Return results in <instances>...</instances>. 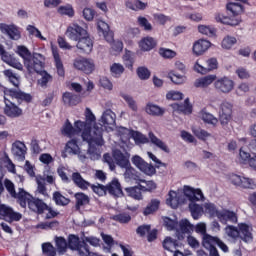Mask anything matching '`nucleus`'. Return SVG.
I'll use <instances>...</instances> for the list:
<instances>
[{
    "instance_id": "obj_1",
    "label": "nucleus",
    "mask_w": 256,
    "mask_h": 256,
    "mask_svg": "<svg viewBox=\"0 0 256 256\" xmlns=\"http://www.w3.org/2000/svg\"><path fill=\"white\" fill-rule=\"evenodd\" d=\"M62 135L73 139V137H81L82 141L86 143H96L98 146L105 145L103 140V129L98 125H94L93 128L89 126V123L78 120L74 123V127L67 120L62 127Z\"/></svg>"
},
{
    "instance_id": "obj_2",
    "label": "nucleus",
    "mask_w": 256,
    "mask_h": 256,
    "mask_svg": "<svg viewBox=\"0 0 256 256\" xmlns=\"http://www.w3.org/2000/svg\"><path fill=\"white\" fill-rule=\"evenodd\" d=\"M13 99H17V101L29 102L31 101V95L26 94L20 90H7L6 92H4L5 115L12 118L21 117L23 110L15 105Z\"/></svg>"
},
{
    "instance_id": "obj_3",
    "label": "nucleus",
    "mask_w": 256,
    "mask_h": 256,
    "mask_svg": "<svg viewBox=\"0 0 256 256\" xmlns=\"http://www.w3.org/2000/svg\"><path fill=\"white\" fill-rule=\"evenodd\" d=\"M226 10L231 15L227 16L221 12L216 13L214 15L216 23H221V25H229L230 27H237V25H240L241 17H239V15H242V13L245 11L243 5L237 2H229L226 5Z\"/></svg>"
},
{
    "instance_id": "obj_4",
    "label": "nucleus",
    "mask_w": 256,
    "mask_h": 256,
    "mask_svg": "<svg viewBox=\"0 0 256 256\" xmlns=\"http://www.w3.org/2000/svg\"><path fill=\"white\" fill-rule=\"evenodd\" d=\"M16 53L23 59L24 67L27 71L39 69L41 67V61H45L43 54L34 52L31 55V51L25 46H17Z\"/></svg>"
},
{
    "instance_id": "obj_5",
    "label": "nucleus",
    "mask_w": 256,
    "mask_h": 256,
    "mask_svg": "<svg viewBox=\"0 0 256 256\" xmlns=\"http://www.w3.org/2000/svg\"><path fill=\"white\" fill-rule=\"evenodd\" d=\"M68 249L71 251H77L80 256H90L91 251H89V246L87 243L79 241V237L75 235H70L68 238Z\"/></svg>"
},
{
    "instance_id": "obj_6",
    "label": "nucleus",
    "mask_w": 256,
    "mask_h": 256,
    "mask_svg": "<svg viewBox=\"0 0 256 256\" xmlns=\"http://www.w3.org/2000/svg\"><path fill=\"white\" fill-rule=\"evenodd\" d=\"M0 219L7 221V223H13L15 221H21L23 215L5 204H0Z\"/></svg>"
},
{
    "instance_id": "obj_7",
    "label": "nucleus",
    "mask_w": 256,
    "mask_h": 256,
    "mask_svg": "<svg viewBox=\"0 0 256 256\" xmlns=\"http://www.w3.org/2000/svg\"><path fill=\"white\" fill-rule=\"evenodd\" d=\"M99 121L101 123L100 126L98 124H94V125L101 127V129L105 127V129H109L110 131H113V127H115V124L117 121V115L115 114V112H113V110L107 109L102 113V116Z\"/></svg>"
},
{
    "instance_id": "obj_8",
    "label": "nucleus",
    "mask_w": 256,
    "mask_h": 256,
    "mask_svg": "<svg viewBox=\"0 0 256 256\" xmlns=\"http://www.w3.org/2000/svg\"><path fill=\"white\" fill-rule=\"evenodd\" d=\"M219 63L216 58H209L206 60L205 65L201 63V61H196L194 65V71L196 73H200L201 75H207V73H211V71H215L217 69Z\"/></svg>"
},
{
    "instance_id": "obj_9",
    "label": "nucleus",
    "mask_w": 256,
    "mask_h": 256,
    "mask_svg": "<svg viewBox=\"0 0 256 256\" xmlns=\"http://www.w3.org/2000/svg\"><path fill=\"white\" fill-rule=\"evenodd\" d=\"M233 119V105L229 102H222L219 111L220 124L225 127Z\"/></svg>"
},
{
    "instance_id": "obj_10",
    "label": "nucleus",
    "mask_w": 256,
    "mask_h": 256,
    "mask_svg": "<svg viewBox=\"0 0 256 256\" xmlns=\"http://www.w3.org/2000/svg\"><path fill=\"white\" fill-rule=\"evenodd\" d=\"M44 68L45 61H41L40 67L34 68L33 70H28V73H37L39 76H41V78L38 79V85H40V87H47V84L53 81V76H51L49 72L43 70Z\"/></svg>"
},
{
    "instance_id": "obj_11",
    "label": "nucleus",
    "mask_w": 256,
    "mask_h": 256,
    "mask_svg": "<svg viewBox=\"0 0 256 256\" xmlns=\"http://www.w3.org/2000/svg\"><path fill=\"white\" fill-rule=\"evenodd\" d=\"M214 87L219 93L227 94L235 88V82L229 77H222L214 82Z\"/></svg>"
},
{
    "instance_id": "obj_12",
    "label": "nucleus",
    "mask_w": 256,
    "mask_h": 256,
    "mask_svg": "<svg viewBox=\"0 0 256 256\" xmlns=\"http://www.w3.org/2000/svg\"><path fill=\"white\" fill-rule=\"evenodd\" d=\"M74 67L75 69H78V71H83L86 75H90V73L95 71V63L93 60L86 58L76 59L74 61Z\"/></svg>"
},
{
    "instance_id": "obj_13",
    "label": "nucleus",
    "mask_w": 256,
    "mask_h": 256,
    "mask_svg": "<svg viewBox=\"0 0 256 256\" xmlns=\"http://www.w3.org/2000/svg\"><path fill=\"white\" fill-rule=\"evenodd\" d=\"M87 35V30L78 24H72L66 30V36L71 39V41H78Z\"/></svg>"
},
{
    "instance_id": "obj_14",
    "label": "nucleus",
    "mask_w": 256,
    "mask_h": 256,
    "mask_svg": "<svg viewBox=\"0 0 256 256\" xmlns=\"http://www.w3.org/2000/svg\"><path fill=\"white\" fill-rule=\"evenodd\" d=\"M132 163L142 171V173H145V175H153L155 173V168L151 166L149 163L145 162L143 158L139 155H135L132 157Z\"/></svg>"
},
{
    "instance_id": "obj_15",
    "label": "nucleus",
    "mask_w": 256,
    "mask_h": 256,
    "mask_svg": "<svg viewBox=\"0 0 256 256\" xmlns=\"http://www.w3.org/2000/svg\"><path fill=\"white\" fill-rule=\"evenodd\" d=\"M113 157L116 164L122 169H128V167H131V162H129V157H131V155L129 153L124 154L121 150H114Z\"/></svg>"
},
{
    "instance_id": "obj_16",
    "label": "nucleus",
    "mask_w": 256,
    "mask_h": 256,
    "mask_svg": "<svg viewBox=\"0 0 256 256\" xmlns=\"http://www.w3.org/2000/svg\"><path fill=\"white\" fill-rule=\"evenodd\" d=\"M80 53H86L89 55L93 51V40L89 37V34L86 32V35L83 36L76 45Z\"/></svg>"
},
{
    "instance_id": "obj_17",
    "label": "nucleus",
    "mask_w": 256,
    "mask_h": 256,
    "mask_svg": "<svg viewBox=\"0 0 256 256\" xmlns=\"http://www.w3.org/2000/svg\"><path fill=\"white\" fill-rule=\"evenodd\" d=\"M220 223L223 225H227V223H237V213L229 210V209H221L218 212V218Z\"/></svg>"
},
{
    "instance_id": "obj_18",
    "label": "nucleus",
    "mask_w": 256,
    "mask_h": 256,
    "mask_svg": "<svg viewBox=\"0 0 256 256\" xmlns=\"http://www.w3.org/2000/svg\"><path fill=\"white\" fill-rule=\"evenodd\" d=\"M27 153V146L21 141H16L12 144V155H14L17 161H25V155Z\"/></svg>"
},
{
    "instance_id": "obj_19",
    "label": "nucleus",
    "mask_w": 256,
    "mask_h": 256,
    "mask_svg": "<svg viewBox=\"0 0 256 256\" xmlns=\"http://www.w3.org/2000/svg\"><path fill=\"white\" fill-rule=\"evenodd\" d=\"M238 227L240 239H242V241H244L245 243H251V241H253V227L245 223L239 224Z\"/></svg>"
},
{
    "instance_id": "obj_20",
    "label": "nucleus",
    "mask_w": 256,
    "mask_h": 256,
    "mask_svg": "<svg viewBox=\"0 0 256 256\" xmlns=\"http://www.w3.org/2000/svg\"><path fill=\"white\" fill-rule=\"evenodd\" d=\"M28 208L30 211H33L34 213L41 214L44 211H47L49 209V206L43 200L39 198H32V200L28 204Z\"/></svg>"
},
{
    "instance_id": "obj_21",
    "label": "nucleus",
    "mask_w": 256,
    "mask_h": 256,
    "mask_svg": "<svg viewBox=\"0 0 256 256\" xmlns=\"http://www.w3.org/2000/svg\"><path fill=\"white\" fill-rule=\"evenodd\" d=\"M0 31L2 33H6V35L9 36L10 39H13L14 41H19V39H21V32H19V30L15 26L0 24Z\"/></svg>"
},
{
    "instance_id": "obj_22",
    "label": "nucleus",
    "mask_w": 256,
    "mask_h": 256,
    "mask_svg": "<svg viewBox=\"0 0 256 256\" xmlns=\"http://www.w3.org/2000/svg\"><path fill=\"white\" fill-rule=\"evenodd\" d=\"M184 195L188 197L189 201L193 203V201H202L203 192L201 189H195L189 186L184 187Z\"/></svg>"
},
{
    "instance_id": "obj_23",
    "label": "nucleus",
    "mask_w": 256,
    "mask_h": 256,
    "mask_svg": "<svg viewBox=\"0 0 256 256\" xmlns=\"http://www.w3.org/2000/svg\"><path fill=\"white\" fill-rule=\"evenodd\" d=\"M181 203H183V195L175 191H170L168 198L166 199V204L172 209H177Z\"/></svg>"
},
{
    "instance_id": "obj_24",
    "label": "nucleus",
    "mask_w": 256,
    "mask_h": 256,
    "mask_svg": "<svg viewBox=\"0 0 256 256\" xmlns=\"http://www.w3.org/2000/svg\"><path fill=\"white\" fill-rule=\"evenodd\" d=\"M106 189L109 195H112V197H123V190L121 189V183H119V180L117 179H113L106 186Z\"/></svg>"
},
{
    "instance_id": "obj_25",
    "label": "nucleus",
    "mask_w": 256,
    "mask_h": 256,
    "mask_svg": "<svg viewBox=\"0 0 256 256\" xmlns=\"http://www.w3.org/2000/svg\"><path fill=\"white\" fill-rule=\"evenodd\" d=\"M217 79L216 75H207L204 77H200L194 81V87L197 89H207L209 85H212V83Z\"/></svg>"
},
{
    "instance_id": "obj_26",
    "label": "nucleus",
    "mask_w": 256,
    "mask_h": 256,
    "mask_svg": "<svg viewBox=\"0 0 256 256\" xmlns=\"http://www.w3.org/2000/svg\"><path fill=\"white\" fill-rule=\"evenodd\" d=\"M209 47H211V42H209V40L200 39L194 43L193 53L197 56L203 55V53L209 50Z\"/></svg>"
},
{
    "instance_id": "obj_27",
    "label": "nucleus",
    "mask_w": 256,
    "mask_h": 256,
    "mask_svg": "<svg viewBox=\"0 0 256 256\" xmlns=\"http://www.w3.org/2000/svg\"><path fill=\"white\" fill-rule=\"evenodd\" d=\"M97 27L98 30L102 33L104 39H106L108 43H111V41H113V33L109 28V24L103 20H98Z\"/></svg>"
},
{
    "instance_id": "obj_28",
    "label": "nucleus",
    "mask_w": 256,
    "mask_h": 256,
    "mask_svg": "<svg viewBox=\"0 0 256 256\" xmlns=\"http://www.w3.org/2000/svg\"><path fill=\"white\" fill-rule=\"evenodd\" d=\"M14 198L18 199L20 207L23 208L27 207V205L29 206V202L33 200V196H31V194H29L22 188L19 189L18 193L16 194V197Z\"/></svg>"
},
{
    "instance_id": "obj_29",
    "label": "nucleus",
    "mask_w": 256,
    "mask_h": 256,
    "mask_svg": "<svg viewBox=\"0 0 256 256\" xmlns=\"http://www.w3.org/2000/svg\"><path fill=\"white\" fill-rule=\"evenodd\" d=\"M62 101L64 105H67L68 107H73L75 105H79L81 103V99L77 94H73L71 92H65L62 95Z\"/></svg>"
},
{
    "instance_id": "obj_30",
    "label": "nucleus",
    "mask_w": 256,
    "mask_h": 256,
    "mask_svg": "<svg viewBox=\"0 0 256 256\" xmlns=\"http://www.w3.org/2000/svg\"><path fill=\"white\" fill-rule=\"evenodd\" d=\"M52 55L54 57L57 73L59 77H65V68L63 67V62L59 56V50L52 46Z\"/></svg>"
},
{
    "instance_id": "obj_31",
    "label": "nucleus",
    "mask_w": 256,
    "mask_h": 256,
    "mask_svg": "<svg viewBox=\"0 0 256 256\" xmlns=\"http://www.w3.org/2000/svg\"><path fill=\"white\" fill-rule=\"evenodd\" d=\"M72 181H74L75 185L78 186L79 189H82V191H86V189H89V187H91V183L83 179L79 172H74L72 174Z\"/></svg>"
},
{
    "instance_id": "obj_32",
    "label": "nucleus",
    "mask_w": 256,
    "mask_h": 256,
    "mask_svg": "<svg viewBox=\"0 0 256 256\" xmlns=\"http://www.w3.org/2000/svg\"><path fill=\"white\" fill-rule=\"evenodd\" d=\"M193 229H195V227L191 224V222H189V220L182 219L179 222L178 228H176V231L178 234L182 233V235H185V234L193 233Z\"/></svg>"
},
{
    "instance_id": "obj_33",
    "label": "nucleus",
    "mask_w": 256,
    "mask_h": 256,
    "mask_svg": "<svg viewBox=\"0 0 256 256\" xmlns=\"http://www.w3.org/2000/svg\"><path fill=\"white\" fill-rule=\"evenodd\" d=\"M172 109H174V111H178V113H184V115H190V113H192L191 104H189V98H186L183 104H172Z\"/></svg>"
},
{
    "instance_id": "obj_34",
    "label": "nucleus",
    "mask_w": 256,
    "mask_h": 256,
    "mask_svg": "<svg viewBox=\"0 0 256 256\" xmlns=\"http://www.w3.org/2000/svg\"><path fill=\"white\" fill-rule=\"evenodd\" d=\"M157 45V41H155V38L153 37H145L139 42V47L142 49V51H151V49H154Z\"/></svg>"
},
{
    "instance_id": "obj_35",
    "label": "nucleus",
    "mask_w": 256,
    "mask_h": 256,
    "mask_svg": "<svg viewBox=\"0 0 256 256\" xmlns=\"http://www.w3.org/2000/svg\"><path fill=\"white\" fill-rule=\"evenodd\" d=\"M148 137L152 145H155L156 147H158V149H161V151H164V153H169V147L167 146V144H165V142H163L161 139L155 136V134L150 132L148 134Z\"/></svg>"
},
{
    "instance_id": "obj_36",
    "label": "nucleus",
    "mask_w": 256,
    "mask_h": 256,
    "mask_svg": "<svg viewBox=\"0 0 256 256\" xmlns=\"http://www.w3.org/2000/svg\"><path fill=\"white\" fill-rule=\"evenodd\" d=\"M218 241H219V238L213 237L209 234H204L202 245L203 247H205V249L209 251L211 249H215V246L217 245Z\"/></svg>"
},
{
    "instance_id": "obj_37",
    "label": "nucleus",
    "mask_w": 256,
    "mask_h": 256,
    "mask_svg": "<svg viewBox=\"0 0 256 256\" xmlns=\"http://www.w3.org/2000/svg\"><path fill=\"white\" fill-rule=\"evenodd\" d=\"M145 111L148 115H152L153 117H161L165 113L163 108L151 103L146 105Z\"/></svg>"
},
{
    "instance_id": "obj_38",
    "label": "nucleus",
    "mask_w": 256,
    "mask_h": 256,
    "mask_svg": "<svg viewBox=\"0 0 256 256\" xmlns=\"http://www.w3.org/2000/svg\"><path fill=\"white\" fill-rule=\"evenodd\" d=\"M125 191L128 197H132V199H136L137 201H141V199H143V194H141L142 189L140 185L125 188Z\"/></svg>"
},
{
    "instance_id": "obj_39",
    "label": "nucleus",
    "mask_w": 256,
    "mask_h": 256,
    "mask_svg": "<svg viewBox=\"0 0 256 256\" xmlns=\"http://www.w3.org/2000/svg\"><path fill=\"white\" fill-rule=\"evenodd\" d=\"M3 75L6 77V79H8L10 83L14 85V87H19L21 82L17 73L13 72L11 69H7L3 71Z\"/></svg>"
},
{
    "instance_id": "obj_40",
    "label": "nucleus",
    "mask_w": 256,
    "mask_h": 256,
    "mask_svg": "<svg viewBox=\"0 0 256 256\" xmlns=\"http://www.w3.org/2000/svg\"><path fill=\"white\" fill-rule=\"evenodd\" d=\"M78 143H79V140L75 138L68 141L66 144V153H70L72 155H79L80 150H79Z\"/></svg>"
},
{
    "instance_id": "obj_41",
    "label": "nucleus",
    "mask_w": 256,
    "mask_h": 256,
    "mask_svg": "<svg viewBox=\"0 0 256 256\" xmlns=\"http://www.w3.org/2000/svg\"><path fill=\"white\" fill-rule=\"evenodd\" d=\"M89 144V148H88V152L87 155L89 157V159H91V161H99V159H101V152H99V150L92 145H97V143H88Z\"/></svg>"
},
{
    "instance_id": "obj_42",
    "label": "nucleus",
    "mask_w": 256,
    "mask_h": 256,
    "mask_svg": "<svg viewBox=\"0 0 256 256\" xmlns=\"http://www.w3.org/2000/svg\"><path fill=\"white\" fill-rule=\"evenodd\" d=\"M200 119H202L204 123H208V125H217V123H219V119L213 116V114L205 111L200 112Z\"/></svg>"
},
{
    "instance_id": "obj_43",
    "label": "nucleus",
    "mask_w": 256,
    "mask_h": 256,
    "mask_svg": "<svg viewBox=\"0 0 256 256\" xmlns=\"http://www.w3.org/2000/svg\"><path fill=\"white\" fill-rule=\"evenodd\" d=\"M136 74L141 81H147L151 77V70L146 66H139L136 69Z\"/></svg>"
},
{
    "instance_id": "obj_44",
    "label": "nucleus",
    "mask_w": 256,
    "mask_h": 256,
    "mask_svg": "<svg viewBox=\"0 0 256 256\" xmlns=\"http://www.w3.org/2000/svg\"><path fill=\"white\" fill-rule=\"evenodd\" d=\"M198 31L201 33V35H206V37H215L217 33L215 27L207 25H199Z\"/></svg>"
},
{
    "instance_id": "obj_45",
    "label": "nucleus",
    "mask_w": 256,
    "mask_h": 256,
    "mask_svg": "<svg viewBox=\"0 0 256 256\" xmlns=\"http://www.w3.org/2000/svg\"><path fill=\"white\" fill-rule=\"evenodd\" d=\"M190 213L193 217V219H199L201 215H203V207L199 204H195L194 202H191L189 204Z\"/></svg>"
},
{
    "instance_id": "obj_46",
    "label": "nucleus",
    "mask_w": 256,
    "mask_h": 256,
    "mask_svg": "<svg viewBox=\"0 0 256 256\" xmlns=\"http://www.w3.org/2000/svg\"><path fill=\"white\" fill-rule=\"evenodd\" d=\"M76 199V207L79 209V207H83V205H89V196H87L83 192H78L75 194Z\"/></svg>"
},
{
    "instance_id": "obj_47",
    "label": "nucleus",
    "mask_w": 256,
    "mask_h": 256,
    "mask_svg": "<svg viewBox=\"0 0 256 256\" xmlns=\"http://www.w3.org/2000/svg\"><path fill=\"white\" fill-rule=\"evenodd\" d=\"M168 77L172 83H175V85H183V83L187 81V78L184 75L175 72H169Z\"/></svg>"
},
{
    "instance_id": "obj_48",
    "label": "nucleus",
    "mask_w": 256,
    "mask_h": 256,
    "mask_svg": "<svg viewBox=\"0 0 256 256\" xmlns=\"http://www.w3.org/2000/svg\"><path fill=\"white\" fill-rule=\"evenodd\" d=\"M160 201L157 199H152L151 202L144 209V215H151V213H155L157 209H159Z\"/></svg>"
},
{
    "instance_id": "obj_49",
    "label": "nucleus",
    "mask_w": 256,
    "mask_h": 256,
    "mask_svg": "<svg viewBox=\"0 0 256 256\" xmlns=\"http://www.w3.org/2000/svg\"><path fill=\"white\" fill-rule=\"evenodd\" d=\"M163 247L166 249V251H168V255H170L171 253L177 251V242L171 238H166L163 242Z\"/></svg>"
},
{
    "instance_id": "obj_50",
    "label": "nucleus",
    "mask_w": 256,
    "mask_h": 256,
    "mask_svg": "<svg viewBox=\"0 0 256 256\" xmlns=\"http://www.w3.org/2000/svg\"><path fill=\"white\" fill-rule=\"evenodd\" d=\"M236 44H237V38L230 35H227L226 37H224L221 43L222 48L227 50L231 49L233 45H236Z\"/></svg>"
},
{
    "instance_id": "obj_51",
    "label": "nucleus",
    "mask_w": 256,
    "mask_h": 256,
    "mask_svg": "<svg viewBox=\"0 0 256 256\" xmlns=\"http://www.w3.org/2000/svg\"><path fill=\"white\" fill-rule=\"evenodd\" d=\"M110 72L113 77H119L120 75H123V73H125V67L123 66V64L114 63L110 67Z\"/></svg>"
},
{
    "instance_id": "obj_52",
    "label": "nucleus",
    "mask_w": 256,
    "mask_h": 256,
    "mask_svg": "<svg viewBox=\"0 0 256 256\" xmlns=\"http://www.w3.org/2000/svg\"><path fill=\"white\" fill-rule=\"evenodd\" d=\"M55 243L58 253H65V251H67V248L69 247L67 244V240H65V238L63 237H56Z\"/></svg>"
},
{
    "instance_id": "obj_53",
    "label": "nucleus",
    "mask_w": 256,
    "mask_h": 256,
    "mask_svg": "<svg viewBox=\"0 0 256 256\" xmlns=\"http://www.w3.org/2000/svg\"><path fill=\"white\" fill-rule=\"evenodd\" d=\"M204 209L206 213H208L211 217H219V213H221V210L217 209V206L213 203H206L204 205Z\"/></svg>"
},
{
    "instance_id": "obj_54",
    "label": "nucleus",
    "mask_w": 256,
    "mask_h": 256,
    "mask_svg": "<svg viewBox=\"0 0 256 256\" xmlns=\"http://www.w3.org/2000/svg\"><path fill=\"white\" fill-rule=\"evenodd\" d=\"M26 30L28 31L29 35H33L34 37H37V39H41V41H47V38H45L39 29L33 25H28Z\"/></svg>"
},
{
    "instance_id": "obj_55",
    "label": "nucleus",
    "mask_w": 256,
    "mask_h": 256,
    "mask_svg": "<svg viewBox=\"0 0 256 256\" xmlns=\"http://www.w3.org/2000/svg\"><path fill=\"white\" fill-rule=\"evenodd\" d=\"M111 52L114 55H119L123 51V42L121 40L111 41Z\"/></svg>"
},
{
    "instance_id": "obj_56",
    "label": "nucleus",
    "mask_w": 256,
    "mask_h": 256,
    "mask_svg": "<svg viewBox=\"0 0 256 256\" xmlns=\"http://www.w3.org/2000/svg\"><path fill=\"white\" fill-rule=\"evenodd\" d=\"M225 233L231 239L239 238V229H237V227L235 226H231V225L226 226Z\"/></svg>"
},
{
    "instance_id": "obj_57",
    "label": "nucleus",
    "mask_w": 256,
    "mask_h": 256,
    "mask_svg": "<svg viewBox=\"0 0 256 256\" xmlns=\"http://www.w3.org/2000/svg\"><path fill=\"white\" fill-rule=\"evenodd\" d=\"M53 199L56 205H62V206L69 205V199L65 198V196L61 195V193L59 192H55L53 194Z\"/></svg>"
},
{
    "instance_id": "obj_58",
    "label": "nucleus",
    "mask_w": 256,
    "mask_h": 256,
    "mask_svg": "<svg viewBox=\"0 0 256 256\" xmlns=\"http://www.w3.org/2000/svg\"><path fill=\"white\" fill-rule=\"evenodd\" d=\"M92 191L96 193V195H99L100 197H103V195H107V186L103 184H96L90 186Z\"/></svg>"
},
{
    "instance_id": "obj_59",
    "label": "nucleus",
    "mask_w": 256,
    "mask_h": 256,
    "mask_svg": "<svg viewBox=\"0 0 256 256\" xmlns=\"http://www.w3.org/2000/svg\"><path fill=\"white\" fill-rule=\"evenodd\" d=\"M193 133H194V135H196V137L198 139H201L202 141H206V139H209V137H211V133H209L201 128L193 129Z\"/></svg>"
},
{
    "instance_id": "obj_60",
    "label": "nucleus",
    "mask_w": 256,
    "mask_h": 256,
    "mask_svg": "<svg viewBox=\"0 0 256 256\" xmlns=\"http://www.w3.org/2000/svg\"><path fill=\"white\" fill-rule=\"evenodd\" d=\"M251 155L252 154H250L249 152L241 148L239 152V158H238L239 163H242L243 165H245V163H249V161H251V157H253Z\"/></svg>"
},
{
    "instance_id": "obj_61",
    "label": "nucleus",
    "mask_w": 256,
    "mask_h": 256,
    "mask_svg": "<svg viewBox=\"0 0 256 256\" xmlns=\"http://www.w3.org/2000/svg\"><path fill=\"white\" fill-rule=\"evenodd\" d=\"M58 13L60 15H67L68 17H73V15H75V10H73V7L70 5L60 6L58 8Z\"/></svg>"
},
{
    "instance_id": "obj_62",
    "label": "nucleus",
    "mask_w": 256,
    "mask_h": 256,
    "mask_svg": "<svg viewBox=\"0 0 256 256\" xmlns=\"http://www.w3.org/2000/svg\"><path fill=\"white\" fill-rule=\"evenodd\" d=\"M111 219H113V221H118V223H129V221H131V215L127 213H121L112 216Z\"/></svg>"
},
{
    "instance_id": "obj_63",
    "label": "nucleus",
    "mask_w": 256,
    "mask_h": 256,
    "mask_svg": "<svg viewBox=\"0 0 256 256\" xmlns=\"http://www.w3.org/2000/svg\"><path fill=\"white\" fill-rule=\"evenodd\" d=\"M42 251L47 256H56L57 255L55 247H53L51 245V243H44V244H42Z\"/></svg>"
},
{
    "instance_id": "obj_64",
    "label": "nucleus",
    "mask_w": 256,
    "mask_h": 256,
    "mask_svg": "<svg viewBox=\"0 0 256 256\" xmlns=\"http://www.w3.org/2000/svg\"><path fill=\"white\" fill-rule=\"evenodd\" d=\"M235 73L239 79H249V77H251V73H249V70L245 67H238Z\"/></svg>"
}]
</instances>
